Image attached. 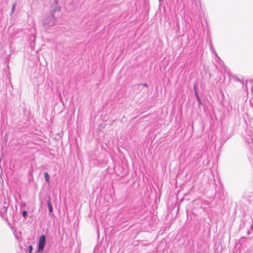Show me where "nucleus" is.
<instances>
[{"mask_svg": "<svg viewBox=\"0 0 253 253\" xmlns=\"http://www.w3.org/2000/svg\"><path fill=\"white\" fill-rule=\"evenodd\" d=\"M56 18L54 13L47 12L42 20L43 26L45 29L53 26L55 24Z\"/></svg>", "mask_w": 253, "mask_h": 253, "instance_id": "obj_1", "label": "nucleus"}, {"mask_svg": "<svg viewBox=\"0 0 253 253\" xmlns=\"http://www.w3.org/2000/svg\"><path fill=\"white\" fill-rule=\"evenodd\" d=\"M45 242L46 237L44 235H42L40 237L38 243V252H41L43 250Z\"/></svg>", "mask_w": 253, "mask_h": 253, "instance_id": "obj_2", "label": "nucleus"}, {"mask_svg": "<svg viewBox=\"0 0 253 253\" xmlns=\"http://www.w3.org/2000/svg\"><path fill=\"white\" fill-rule=\"evenodd\" d=\"M61 9L60 6L59 5L57 0H55L54 2L51 5V9L48 13H52L55 15V17L57 16L56 13L59 12Z\"/></svg>", "mask_w": 253, "mask_h": 253, "instance_id": "obj_3", "label": "nucleus"}, {"mask_svg": "<svg viewBox=\"0 0 253 253\" xmlns=\"http://www.w3.org/2000/svg\"><path fill=\"white\" fill-rule=\"evenodd\" d=\"M46 203L49 209V213H50L52 212L53 210L52 205L50 202V198L49 197H48L47 199L46 200Z\"/></svg>", "mask_w": 253, "mask_h": 253, "instance_id": "obj_4", "label": "nucleus"}, {"mask_svg": "<svg viewBox=\"0 0 253 253\" xmlns=\"http://www.w3.org/2000/svg\"><path fill=\"white\" fill-rule=\"evenodd\" d=\"M8 206V204H7L5 202H4L2 207L1 208H0V212H1V213L6 212Z\"/></svg>", "mask_w": 253, "mask_h": 253, "instance_id": "obj_5", "label": "nucleus"}, {"mask_svg": "<svg viewBox=\"0 0 253 253\" xmlns=\"http://www.w3.org/2000/svg\"><path fill=\"white\" fill-rule=\"evenodd\" d=\"M44 178H45V180L46 182H49V179H50V176H49V174L48 173V172H46L44 173Z\"/></svg>", "mask_w": 253, "mask_h": 253, "instance_id": "obj_6", "label": "nucleus"}, {"mask_svg": "<svg viewBox=\"0 0 253 253\" xmlns=\"http://www.w3.org/2000/svg\"><path fill=\"white\" fill-rule=\"evenodd\" d=\"M28 215V212L24 210L22 211V216L24 218H26Z\"/></svg>", "mask_w": 253, "mask_h": 253, "instance_id": "obj_7", "label": "nucleus"}, {"mask_svg": "<svg viewBox=\"0 0 253 253\" xmlns=\"http://www.w3.org/2000/svg\"><path fill=\"white\" fill-rule=\"evenodd\" d=\"M28 251L29 253H32L33 251V247L30 245L28 247Z\"/></svg>", "mask_w": 253, "mask_h": 253, "instance_id": "obj_8", "label": "nucleus"}, {"mask_svg": "<svg viewBox=\"0 0 253 253\" xmlns=\"http://www.w3.org/2000/svg\"><path fill=\"white\" fill-rule=\"evenodd\" d=\"M15 5L14 4L12 6V9H11V13L13 12L14 8H15Z\"/></svg>", "mask_w": 253, "mask_h": 253, "instance_id": "obj_9", "label": "nucleus"}, {"mask_svg": "<svg viewBox=\"0 0 253 253\" xmlns=\"http://www.w3.org/2000/svg\"><path fill=\"white\" fill-rule=\"evenodd\" d=\"M195 95H196V97L197 98V100H199V98L198 93H197L196 91H195Z\"/></svg>", "mask_w": 253, "mask_h": 253, "instance_id": "obj_10", "label": "nucleus"}, {"mask_svg": "<svg viewBox=\"0 0 253 253\" xmlns=\"http://www.w3.org/2000/svg\"><path fill=\"white\" fill-rule=\"evenodd\" d=\"M59 97L60 98L61 101L62 102V104H63V101H62V99L61 96V94H59Z\"/></svg>", "mask_w": 253, "mask_h": 253, "instance_id": "obj_11", "label": "nucleus"}, {"mask_svg": "<svg viewBox=\"0 0 253 253\" xmlns=\"http://www.w3.org/2000/svg\"><path fill=\"white\" fill-rule=\"evenodd\" d=\"M143 85H144V86L147 87V84H143Z\"/></svg>", "mask_w": 253, "mask_h": 253, "instance_id": "obj_12", "label": "nucleus"}, {"mask_svg": "<svg viewBox=\"0 0 253 253\" xmlns=\"http://www.w3.org/2000/svg\"><path fill=\"white\" fill-rule=\"evenodd\" d=\"M198 101L200 102V99H199V100H198Z\"/></svg>", "mask_w": 253, "mask_h": 253, "instance_id": "obj_13", "label": "nucleus"}]
</instances>
